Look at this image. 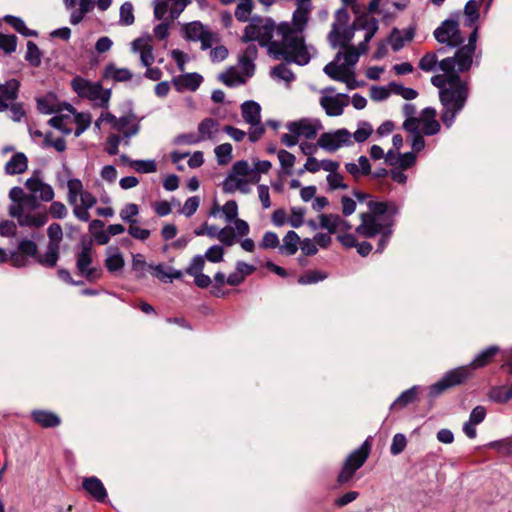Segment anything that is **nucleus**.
<instances>
[{"label": "nucleus", "mask_w": 512, "mask_h": 512, "mask_svg": "<svg viewBox=\"0 0 512 512\" xmlns=\"http://www.w3.org/2000/svg\"><path fill=\"white\" fill-rule=\"evenodd\" d=\"M390 88L394 94L400 95L405 100H413L418 96V92L415 89L405 87L401 84L391 83Z\"/></svg>", "instance_id": "nucleus-56"}, {"label": "nucleus", "mask_w": 512, "mask_h": 512, "mask_svg": "<svg viewBox=\"0 0 512 512\" xmlns=\"http://www.w3.org/2000/svg\"><path fill=\"white\" fill-rule=\"evenodd\" d=\"M286 127L289 132L298 135L299 138L303 137L308 140L316 138L318 132L323 128L321 121L316 118H301L288 122Z\"/></svg>", "instance_id": "nucleus-15"}, {"label": "nucleus", "mask_w": 512, "mask_h": 512, "mask_svg": "<svg viewBox=\"0 0 512 512\" xmlns=\"http://www.w3.org/2000/svg\"><path fill=\"white\" fill-rule=\"evenodd\" d=\"M369 211L360 215L361 223L356 227V233L365 238L380 236L376 252L382 253L393 234L395 216L399 206L394 202L369 201Z\"/></svg>", "instance_id": "nucleus-3"}, {"label": "nucleus", "mask_w": 512, "mask_h": 512, "mask_svg": "<svg viewBox=\"0 0 512 512\" xmlns=\"http://www.w3.org/2000/svg\"><path fill=\"white\" fill-rule=\"evenodd\" d=\"M119 23L124 26H130L134 23L133 5L131 2H124L119 11Z\"/></svg>", "instance_id": "nucleus-52"}, {"label": "nucleus", "mask_w": 512, "mask_h": 512, "mask_svg": "<svg viewBox=\"0 0 512 512\" xmlns=\"http://www.w3.org/2000/svg\"><path fill=\"white\" fill-rule=\"evenodd\" d=\"M72 123L73 120L69 115H56L48 121L51 127L60 130L64 135H69L72 132L70 127Z\"/></svg>", "instance_id": "nucleus-42"}, {"label": "nucleus", "mask_w": 512, "mask_h": 512, "mask_svg": "<svg viewBox=\"0 0 512 512\" xmlns=\"http://www.w3.org/2000/svg\"><path fill=\"white\" fill-rule=\"evenodd\" d=\"M261 5L268 10L275 2V0H257ZM254 8V0H239L236 9H235V17L239 22H248L250 19L251 13Z\"/></svg>", "instance_id": "nucleus-23"}, {"label": "nucleus", "mask_w": 512, "mask_h": 512, "mask_svg": "<svg viewBox=\"0 0 512 512\" xmlns=\"http://www.w3.org/2000/svg\"><path fill=\"white\" fill-rule=\"evenodd\" d=\"M414 36L415 29L413 27H409L403 30L393 28L388 37V42L391 45L392 50L394 52H398L405 46L406 43L411 42Z\"/></svg>", "instance_id": "nucleus-21"}, {"label": "nucleus", "mask_w": 512, "mask_h": 512, "mask_svg": "<svg viewBox=\"0 0 512 512\" xmlns=\"http://www.w3.org/2000/svg\"><path fill=\"white\" fill-rule=\"evenodd\" d=\"M271 75L274 79L282 80L286 83H289L294 79V74L286 63H281L275 66L271 71Z\"/></svg>", "instance_id": "nucleus-50"}, {"label": "nucleus", "mask_w": 512, "mask_h": 512, "mask_svg": "<svg viewBox=\"0 0 512 512\" xmlns=\"http://www.w3.org/2000/svg\"><path fill=\"white\" fill-rule=\"evenodd\" d=\"M342 55L343 52L338 51L334 59L323 68L324 73L332 80H344L343 76L348 73V69H345V65L340 63Z\"/></svg>", "instance_id": "nucleus-28"}, {"label": "nucleus", "mask_w": 512, "mask_h": 512, "mask_svg": "<svg viewBox=\"0 0 512 512\" xmlns=\"http://www.w3.org/2000/svg\"><path fill=\"white\" fill-rule=\"evenodd\" d=\"M67 199L70 205H75L77 198L84 192L83 184L80 179L73 178L67 182Z\"/></svg>", "instance_id": "nucleus-46"}, {"label": "nucleus", "mask_w": 512, "mask_h": 512, "mask_svg": "<svg viewBox=\"0 0 512 512\" xmlns=\"http://www.w3.org/2000/svg\"><path fill=\"white\" fill-rule=\"evenodd\" d=\"M232 145L230 143H223L215 147L214 153L219 165H227L232 160Z\"/></svg>", "instance_id": "nucleus-47"}, {"label": "nucleus", "mask_w": 512, "mask_h": 512, "mask_svg": "<svg viewBox=\"0 0 512 512\" xmlns=\"http://www.w3.org/2000/svg\"><path fill=\"white\" fill-rule=\"evenodd\" d=\"M114 130L121 132L125 145H129L130 138L138 134L140 125L136 121L135 115L128 114L117 119Z\"/></svg>", "instance_id": "nucleus-19"}, {"label": "nucleus", "mask_w": 512, "mask_h": 512, "mask_svg": "<svg viewBox=\"0 0 512 512\" xmlns=\"http://www.w3.org/2000/svg\"><path fill=\"white\" fill-rule=\"evenodd\" d=\"M469 377L468 367H458L444 374V376L430 386L429 396L436 398L448 388L463 383Z\"/></svg>", "instance_id": "nucleus-10"}, {"label": "nucleus", "mask_w": 512, "mask_h": 512, "mask_svg": "<svg viewBox=\"0 0 512 512\" xmlns=\"http://www.w3.org/2000/svg\"><path fill=\"white\" fill-rule=\"evenodd\" d=\"M352 134L346 129L341 128L331 132H325L317 140L319 148L327 152H335L343 146L352 144Z\"/></svg>", "instance_id": "nucleus-12"}, {"label": "nucleus", "mask_w": 512, "mask_h": 512, "mask_svg": "<svg viewBox=\"0 0 512 512\" xmlns=\"http://www.w3.org/2000/svg\"><path fill=\"white\" fill-rule=\"evenodd\" d=\"M290 211L291 215L287 219V223H289L293 228L301 227L304 224V216L306 213L305 208L291 207Z\"/></svg>", "instance_id": "nucleus-55"}, {"label": "nucleus", "mask_w": 512, "mask_h": 512, "mask_svg": "<svg viewBox=\"0 0 512 512\" xmlns=\"http://www.w3.org/2000/svg\"><path fill=\"white\" fill-rule=\"evenodd\" d=\"M42 53L39 47L32 41L27 43L26 61L33 67H39L41 64Z\"/></svg>", "instance_id": "nucleus-49"}, {"label": "nucleus", "mask_w": 512, "mask_h": 512, "mask_svg": "<svg viewBox=\"0 0 512 512\" xmlns=\"http://www.w3.org/2000/svg\"><path fill=\"white\" fill-rule=\"evenodd\" d=\"M241 113L243 120L249 125L260 124L261 122V107L260 105L253 101L248 100L245 101L241 105Z\"/></svg>", "instance_id": "nucleus-29"}, {"label": "nucleus", "mask_w": 512, "mask_h": 512, "mask_svg": "<svg viewBox=\"0 0 512 512\" xmlns=\"http://www.w3.org/2000/svg\"><path fill=\"white\" fill-rule=\"evenodd\" d=\"M47 235L49 237L48 244H56V246L60 245V242L63 238V230L60 224L52 223L49 225L47 229Z\"/></svg>", "instance_id": "nucleus-60"}, {"label": "nucleus", "mask_w": 512, "mask_h": 512, "mask_svg": "<svg viewBox=\"0 0 512 512\" xmlns=\"http://www.w3.org/2000/svg\"><path fill=\"white\" fill-rule=\"evenodd\" d=\"M19 86L20 83L16 79H10L4 84H0V102L6 106V110L16 100Z\"/></svg>", "instance_id": "nucleus-27"}, {"label": "nucleus", "mask_w": 512, "mask_h": 512, "mask_svg": "<svg viewBox=\"0 0 512 512\" xmlns=\"http://www.w3.org/2000/svg\"><path fill=\"white\" fill-rule=\"evenodd\" d=\"M488 446L504 455H510L512 453V441L508 438L492 441Z\"/></svg>", "instance_id": "nucleus-64"}, {"label": "nucleus", "mask_w": 512, "mask_h": 512, "mask_svg": "<svg viewBox=\"0 0 512 512\" xmlns=\"http://www.w3.org/2000/svg\"><path fill=\"white\" fill-rule=\"evenodd\" d=\"M131 168L138 173L149 174L157 171V163L153 159L135 160L131 162Z\"/></svg>", "instance_id": "nucleus-51"}, {"label": "nucleus", "mask_w": 512, "mask_h": 512, "mask_svg": "<svg viewBox=\"0 0 512 512\" xmlns=\"http://www.w3.org/2000/svg\"><path fill=\"white\" fill-rule=\"evenodd\" d=\"M25 185L35 200L38 198L39 200L50 202L54 198L55 194L52 186L39 178L31 177L27 179Z\"/></svg>", "instance_id": "nucleus-18"}, {"label": "nucleus", "mask_w": 512, "mask_h": 512, "mask_svg": "<svg viewBox=\"0 0 512 512\" xmlns=\"http://www.w3.org/2000/svg\"><path fill=\"white\" fill-rule=\"evenodd\" d=\"M132 50L140 54V60L143 66L149 67L153 64L155 58L153 48L148 41L138 38L132 42Z\"/></svg>", "instance_id": "nucleus-25"}, {"label": "nucleus", "mask_w": 512, "mask_h": 512, "mask_svg": "<svg viewBox=\"0 0 512 512\" xmlns=\"http://www.w3.org/2000/svg\"><path fill=\"white\" fill-rule=\"evenodd\" d=\"M83 489L96 501L104 503L107 499V490L102 481L96 476L86 477L82 481Z\"/></svg>", "instance_id": "nucleus-20"}, {"label": "nucleus", "mask_w": 512, "mask_h": 512, "mask_svg": "<svg viewBox=\"0 0 512 512\" xmlns=\"http://www.w3.org/2000/svg\"><path fill=\"white\" fill-rule=\"evenodd\" d=\"M327 275L317 270L308 271L300 276L298 282L302 285L314 284L326 279Z\"/></svg>", "instance_id": "nucleus-59"}, {"label": "nucleus", "mask_w": 512, "mask_h": 512, "mask_svg": "<svg viewBox=\"0 0 512 512\" xmlns=\"http://www.w3.org/2000/svg\"><path fill=\"white\" fill-rule=\"evenodd\" d=\"M498 352H499V347L494 346V345L481 351L473 359V361L469 365L466 366V367H468V373L470 374V368L477 369V368H482V367L486 366Z\"/></svg>", "instance_id": "nucleus-37"}, {"label": "nucleus", "mask_w": 512, "mask_h": 512, "mask_svg": "<svg viewBox=\"0 0 512 512\" xmlns=\"http://www.w3.org/2000/svg\"><path fill=\"white\" fill-rule=\"evenodd\" d=\"M320 229L327 230L329 234L337 232H347L352 229V225L338 214L322 213L318 216Z\"/></svg>", "instance_id": "nucleus-16"}, {"label": "nucleus", "mask_w": 512, "mask_h": 512, "mask_svg": "<svg viewBox=\"0 0 512 512\" xmlns=\"http://www.w3.org/2000/svg\"><path fill=\"white\" fill-rule=\"evenodd\" d=\"M139 214V208L137 204L129 203L126 204L120 211V218L129 224L137 223L136 216Z\"/></svg>", "instance_id": "nucleus-54"}, {"label": "nucleus", "mask_w": 512, "mask_h": 512, "mask_svg": "<svg viewBox=\"0 0 512 512\" xmlns=\"http://www.w3.org/2000/svg\"><path fill=\"white\" fill-rule=\"evenodd\" d=\"M105 267L110 273H116L123 269L125 261L117 247L110 246L106 250Z\"/></svg>", "instance_id": "nucleus-30"}, {"label": "nucleus", "mask_w": 512, "mask_h": 512, "mask_svg": "<svg viewBox=\"0 0 512 512\" xmlns=\"http://www.w3.org/2000/svg\"><path fill=\"white\" fill-rule=\"evenodd\" d=\"M73 91L81 98L93 102L94 106L107 108L111 97L110 89H103L98 82H91L81 76H76L71 81Z\"/></svg>", "instance_id": "nucleus-5"}, {"label": "nucleus", "mask_w": 512, "mask_h": 512, "mask_svg": "<svg viewBox=\"0 0 512 512\" xmlns=\"http://www.w3.org/2000/svg\"><path fill=\"white\" fill-rule=\"evenodd\" d=\"M59 248L56 244H48L46 252L37 256V262L45 267L56 266L59 259Z\"/></svg>", "instance_id": "nucleus-38"}, {"label": "nucleus", "mask_w": 512, "mask_h": 512, "mask_svg": "<svg viewBox=\"0 0 512 512\" xmlns=\"http://www.w3.org/2000/svg\"><path fill=\"white\" fill-rule=\"evenodd\" d=\"M220 132V123L214 118H205L198 125V137L200 142L214 140Z\"/></svg>", "instance_id": "nucleus-26"}, {"label": "nucleus", "mask_w": 512, "mask_h": 512, "mask_svg": "<svg viewBox=\"0 0 512 512\" xmlns=\"http://www.w3.org/2000/svg\"><path fill=\"white\" fill-rule=\"evenodd\" d=\"M32 420L43 428H54L60 425V417L52 411L36 409L31 412Z\"/></svg>", "instance_id": "nucleus-24"}, {"label": "nucleus", "mask_w": 512, "mask_h": 512, "mask_svg": "<svg viewBox=\"0 0 512 512\" xmlns=\"http://www.w3.org/2000/svg\"><path fill=\"white\" fill-rule=\"evenodd\" d=\"M277 156L280 166L283 169V173L288 176L292 175V169L295 165L296 157L284 149L279 150Z\"/></svg>", "instance_id": "nucleus-44"}, {"label": "nucleus", "mask_w": 512, "mask_h": 512, "mask_svg": "<svg viewBox=\"0 0 512 512\" xmlns=\"http://www.w3.org/2000/svg\"><path fill=\"white\" fill-rule=\"evenodd\" d=\"M443 74L431 77L433 86L439 89V99L442 105L441 121L446 128H451L455 118L463 110L469 95L468 82L460 78L458 61L446 57L439 62Z\"/></svg>", "instance_id": "nucleus-2"}, {"label": "nucleus", "mask_w": 512, "mask_h": 512, "mask_svg": "<svg viewBox=\"0 0 512 512\" xmlns=\"http://www.w3.org/2000/svg\"><path fill=\"white\" fill-rule=\"evenodd\" d=\"M219 80L222 81L226 86L236 87L245 83L246 78L243 74L231 69L227 72L221 73L218 76Z\"/></svg>", "instance_id": "nucleus-45"}, {"label": "nucleus", "mask_w": 512, "mask_h": 512, "mask_svg": "<svg viewBox=\"0 0 512 512\" xmlns=\"http://www.w3.org/2000/svg\"><path fill=\"white\" fill-rule=\"evenodd\" d=\"M374 19L373 17H358L352 25H349L350 15L346 7H341L334 14V21L327 39L333 49H346L354 38L355 31L361 29L359 21Z\"/></svg>", "instance_id": "nucleus-4"}, {"label": "nucleus", "mask_w": 512, "mask_h": 512, "mask_svg": "<svg viewBox=\"0 0 512 512\" xmlns=\"http://www.w3.org/2000/svg\"><path fill=\"white\" fill-rule=\"evenodd\" d=\"M438 56L436 52L426 53L419 61V68L424 72H434L439 68Z\"/></svg>", "instance_id": "nucleus-48"}, {"label": "nucleus", "mask_w": 512, "mask_h": 512, "mask_svg": "<svg viewBox=\"0 0 512 512\" xmlns=\"http://www.w3.org/2000/svg\"><path fill=\"white\" fill-rule=\"evenodd\" d=\"M282 241V245L279 246V252L286 256H292L297 252L301 240L295 231L290 230L283 237Z\"/></svg>", "instance_id": "nucleus-35"}, {"label": "nucleus", "mask_w": 512, "mask_h": 512, "mask_svg": "<svg viewBox=\"0 0 512 512\" xmlns=\"http://www.w3.org/2000/svg\"><path fill=\"white\" fill-rule=\"evenodd\" d=\"M309 20L310 17L306 16L304 22L298 21L296 9L291 23L281 22L279 25L269 17L250 16L242 41H257L260 46L267 48L268 55L273 59L304 66L311 59L303 35Z\"/></svg>", "instance_id": "nucleus-1"}, {"label": "nucleus", "mask_w": 512, "mask_h": 512, "mask_svg": "<svg viewBox=\"0 0 512 512\" xmlns=\"http://www.w3.org/2000/svg\"><path fill=\"white\" fill-rule=\"evenodd\" d=\"M419 387L413 386L405 391H403L391 404L390 409L394 408H404L407 405L415 402L417 398Z\"/></svg>", "instance_id": "nucleus-39"}, {"label": "nucleus", "mask_w": 512, "mask_h": 512, "mask_svg": "<svg viewBox=\"0 0 512 512\" xmlns=\"http://www.w3.org/2000/svg\"><path fill=\"white\" fill-rule=\"evenodd\" d=\"M28 159L22 152L15 153L5 164V173L8 175H17L26 171Z\"/></svg>", "instance_id": "nucleus-33"}, {"label": "nucleus", "mask_w": 512, "mask_h": 512, "mask_svg": "<svg viewBox=\"0 0 512 512\" xmlns=\"http://www.w3.org/2000/svg\"><path fill=\"white\" fill-rule=\"evenodd\" d=\"M370 449L371 445L369 444V441L365 440L359 448L348 455L343 468L338 475V482L340 484L348 482L355 472L363 466L369 456Z\"/></svg>", "instance_id": "nucleus-7"}, {"label": "nucleus", "mask_w": 512, "mask_h": 512, "mask_svg": "<svg viewBox=\"0 0 512 512\" xmlns=\"http://www.w3.org/2000/svg\"><path fill=\"white\" fill-rule=\"evenodd\" d=\"M229 174H234V177L241 178H245L246 176L251 175V180L255 182L259 181L260 179V176L254 172L253 168H251L249 163L245 160L235 162Z\"/></svg>", "instance_id": "nucleus-40"}, {"label": "nucleus", "mask_w": 512, "mask_h": 512, "mask_svg": "<svg viewBox=\"0 0 512 512\" xmlns=\"http://www.w3.org/2000/svg\"><path fill=\"white\" fill-rule=\"evenodd\" d=\"M312 0H296V18L304 22L306 16L310 17L312 10Z\"/></svg>", "instance_id": "nucleus-57"}, {"label": "nucleus", "mask_w": 512, "mask_h": 512, "mask_svg": "<svg viewBox=\"0 0 512 512\" xmlns=\"http://www.w3.org/2000/svg\"><path fill=\"white\" fill-rule=\"evenodd\" d=\"M372 132L373 129L371 125L367 122H362L359 124L357 130L353 133L352 136L356 142L362 143L369 138Z\"/></svg>", "instance_id": "nucleus-63"}, {"label": "nucleus", "mask_w": 512, "mask_h": 512, "mask_svg": "<svg viewBox=\"0 0 512 512\" xmlns=\"http://www.w3.org/2000/svg\"><path fill=\"white\" fill-rule=\"evenodd\" d=\"M478 40V28L475 27L468 37V43L461 45L452 56L458 61V70L469 71L473 64V57L476 52V44Z\"/></svg>", "instance_id": "nucleus-14"}, {"label": "nucleus", "mask_w": 512, "mask_h": 512, "mask_svg": "<svg viewBox=\"0 0 512 512\" xmlns=\"http://www.w3.org/2000/svg\"><path fill=\"white\" fill-rule=\"evenodd\" d=\"M202 76L198 73H185L174 77L172 83L178 92L185 90L196 91L202 83Z\"/></svg>", "instance_id": "nucleus-22"}, {"label": "nucleus", "mask_w": 512, "mask_h": 512, "mask_svg": "<svg viewBox=\"0 0 512 512\" xmlns=\"http://www.w3.org/2000/svg\"><path fill=\"white\" fill-rule=\"evenodd\" d=\"M361 29L365 31L364 40L359 43L357 47H348L345 52H343L342 58L343 62L340 61L342 65H345V69L353 67L359 60L361 54H364L368 50V43L374 37L376 32L378 31V21L376 19H366L363 22L359 21Z\"/></svg>", "instance_id": "nucleus-6"}, {"label": "nucleus", "mask_w": 512, "mask_h": 512, "mask_svg": "<svg viewBox=\"0 0 512 512\" xmlns=\"http://www.w3.org/2000/svg\"><path fill=\"white\" fill-rule=\"evenodd\" d=\"M67 110L73 114V122L77 125L74 136L79 137L90 127L92 116L88 112H77L72 105H68Z\"/></svg>", "instance_id": "nucleus-34"}, {"label": "nucleus", "mask_w": 512, "mask_h": 512, "mask_svg": "<svg viewBox=\"0 0 512 512\" xmlns=\"http://www.w3.org/2000/svg\"><path fill=\"white\" fill-rule=\"evenodd\" d=\"M9 197L12 202H23L24 204H35L32 196L25 195L21 187L15 186L9 191Z\"/></svg>", "instance_id": "nucleus-58"}, {"label": "nucleus", "mask_w": 512, "mask_h": 512, "mask_svg": "<svg viewBox=\"0 0 512 512\" xmlns=\"http://www.w3.org/2000/svg\"><path fill=\"white\" fill-rule=\"evenodd\" d=\"M4 21L25 37L37 36V32L27 28L25 22L20 17L6 15L4 16Z\"/></svg>", "instance_id": "nucleus-41"}, {"label": "nucleus", "mask_w": 512, "mask_h": 512, "mask_svg": "<svg viewBox=\"0 0 512 512\" xmlns=\"http://www.w3.org/2000/svg\"><path fill=\"white\" fill-rule=\"evenodd\" d=\"M48 217L45 213H25L20 218V226L41 227L46 224Z\"/></svg>", "instance_id": "nucleus-43"}, {"label": "nucleus", "mask_w": 512, "mask_h": 512, "mask_svg": "<svg viewBox=\"0 0 512 512\" xmlns=\"http://www.w3.org/2000/svg\"><path fill=\"white\" fill-rule=\"evenodd\" d=\"M94 249L92 243H82L81 251L76 255V268L78 273L89 282L94 281L102 275L99 267L92 266Z\"/></svg>", "instance_id": "nucleus-8"}, {"label": "nucleus", "mask_w": 512, "mask_h": 512, "mask_svg": "<svg viewBox=\"0 0 512 512\" xmlns=\"http://www.w3.org/2000/svg\"><path fill=\"white\" fill-rule=\"evenodd\" d=\"M190 2L191 0H155L154 16L158 20L167 19L174 21Z\"/></svg>", "instance_id": "nucleus-13"}, {"label": "nucleus", "mask_w": 512, "mask_h": 512, "mask_svg": "<svg viewBox=\"0 0 512 512\" xmlns=\"http://www.w3.org/2000/svg\"><path fill=\"white\" fill-rule=\"evenodd\" d=\"M320 105L328 116H340L343 114L344 107L348 105V95L343 93L335 96L324 95L320 98Z\"/></svg>", "instance_id": "nucleus-17"}, {"label": "nucleus", "mask_w": 512, "mask_h": 512, "mask_svg": "<svg viewBox=\"0 0 512 512\" xmlns=\"http://www.w3.org/2000/svg\"><path fill=\"white\" fill-rule=\"evenodd\" d=\"M149 268L153 270V275L163 282H172L175 279H181L183 272L176 270L173 267L165 266L164 264L149 265Z\"/></svg>", "instance_id": "nucleus-31"}, {"label": "nucleus", "mask_w": 512, "mask_h": 512, "mask_svg": "<svg viewBox=\"0 0 512 512\" xmlns=\"http://www.w3.org/2000/svg\"><path fill=\"white\" fill-rule=\"evenodd\" d=\"M103 77L116 82H126L133 77V74L127 68H118L114 63H110L105 67Z\"/></svg>", "instance_id": "nucleus-36"}, {"label": "nucleus", "mask_w": 512, "mask_h": 512, "mask_svg": "<svg viewBox=\"0 0 512 512\" xmlns=\"http://www.w3.org/2000/svg\"><path fill=\"white\" fill-rule=\"evenodd\" d=\"M205 266V259L202 255H195L189 265L187 266L185 272L190 275V276H193L195 274H199L203 271V268Z\"/></svg>", "instance_id": "nucleus-62"}, {"label": "nucleus", "mask_w": 512, "mask_h": 512, "mask_svg": "<svg viewBox=\"0 0 512 512\" xmlns=\"http://www.w3.org/2000/svg\"><path fill=\"white\" fill-rule=\"evenodd\" d=\"M433 34L439 43L446 44L450 48H459L464 43V38L459 30V23L452 18L444 20Z\"/></svg>", "instance_id": "nucleus-9"}, {"label": "nucleus", "mask_w": 512, "mask_h": 512, "mask_svg": "<svg viewBox=\"0 0 512 512\" xmlns=\"http://www.w3.org/2000/svg\"><path fill=\"white\" fill-rule=\"evenodd\" d=\"M223 190L226 193H233L238 190L243 194H247L250 192L249 180L229 174L223 181Z\"/></svg>", "instance_id": "nucleus-32"}, {"label": "nucleus", "mask_w": 512, "mask_h": 512, "mask_svg": "<svg viewBox=\"0 0 512 512\" xmlns=\"http://www.w3.org/2000/svg\"><path fill=\"white\" fill-rule=\"evenodd\" d=\"M407 445L406 436L402 433H397L394 435L392 439V443L390 446V453L394 456L402 453Z\"/></svg>", "instance_id": "nucleus-61"}, {"label": "nucleus", "mask_w": 512, "mask_h": 512, "mask_svg": "<svg viewBox=\"0 0 512 512\" xmlns=\"http://www.w3.org/2000/svg\"><path fill=\"white\" fill-rule=\"evenodd\" d=\"M185 38L189 41L201 43V49L207 50L212 47L216 41V35L208 28L203 25L200 21H193L187 23L183 27Z\"/></svg>", "instance_id": "nucleus-11"}, {"label": "nucleus", "mask_w": 512, "mask_h": 512, "mask_svg": "<svg viewBox=\"0 0 512 512\" xmlns=\"http://www.w3.org/2000/svg\"><path fill=\"white\" fill-rule=\"evenodd\" d=\"M489 398L496 403H506L511 400V394L505 386H495L489 391Z\"/></svg>", "instance_id": "nucleus-53"}]
</instances>
